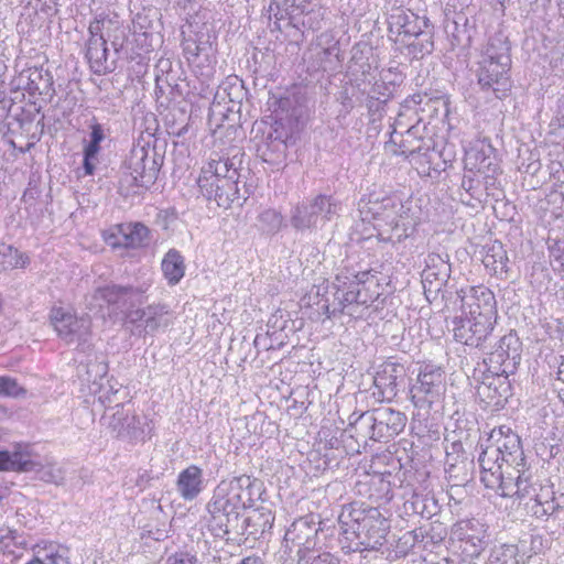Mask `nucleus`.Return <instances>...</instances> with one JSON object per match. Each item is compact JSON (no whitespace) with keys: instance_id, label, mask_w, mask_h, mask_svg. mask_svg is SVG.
I'll return each mask as SVG.
<instances>
[{"instance_id":"nucleus-1","label":"nucleus","mask_w":564,"mask_h":564,"mask_svg":"<svg viewBox=\"0 0 564 564\" xmlns=\"http://www.w3.org/2000/svg\"><path fill=\"white\" fill-rule=\"evenodd\" d=\"M486 443L478 457L482 484L501 497L524 502L529 514L543 521L552 519L564 531V494L533 480L518 433L500 425L491 430Z\"/></svg>"},{"instance_id":"nucleus-2","label":"nucleus","mask_w":564,"mask_h":564,"mask_svg":"<svg viewBox=\"0 0 564 564\" xmlns=\"http://www.w3.org/2000/svg\"><path fill=\"white\" fill-rule=\"evenodd\" d=\"M262 486L261 480L246 474L219 481L205 508L207 531L215 539L224 541L235 540L237 535L259 539L270 532L274 514L268 507L256 508L250 517L241 521V511L252 508L261 499L264 491Z\"/></svg>"},{"instance_id":"nucleus-3","label":"nucleus","mask_w":564,"mask_h":564,"mask_svg":"<svg viewBox=\"0 0 564 564\" xmlns=\"http://www.w3.org/2000/svg\"><path fill=\"white\" fill-rule=\"evenodd\" d=\"M243 150L236 145L212 153L209 161L202 169L198 181L200 188L206 191L208 209L242 206L238 185L243 171Z\"/></svg>"},{"instance_id":"nucleus-4","label":"nucleus","mask_w":564,"mask_h":564,"mask_svg":"<svg viewBox=\"0 0 564 564\" xmlns=\"http://www.w3.org/2000/svg\"><path fill=\"white\" fill-rule=\"evenodd\" d=\"M338 524L341 550L347 554L379 551L390 530L389 519L382 511L364 502L344 505Z\"/></svg>"},{"instance_id":"nucleus-5","label":"nucleus","mask_w":564,"mask_h":564,"mask_svg":"<svg viewBox=\"0 0 564 564\" xmlns=\"http://www.w3.org/2000/svg\"><path fill=\"white\" fill-rule=\"evenodd\" d=\"M335 288L334 305L332 314L344 312L350 305L369 307L380 297V283L376 274L370 271H356L352 268H345L337 273L333 283ZM326 313L330 316L329 306Z\"/></svg>"},{"instance_id":"nucleus-6","label":"nucleus","mask_w":564,"mask_h":564,"mask_svg":"<svg viewBox=\"0 0 564 564\" xmlns=\"http://www.w3.org/2000/svg\"><path fill=\"white\" fill-rule=\"evenodd\" d=\"M446 391L445 373L441 367L424 365L410 388L411 401L417 409H430L441 402Z\"/></svg>"},{"instance_id":"nucleus-7","label":"nucleus","mask_w":564,"mask_h":564,"mask_svg":"<svg viewBox=\"0 0 564 564\" xmlns=\"http://www.w3.org/2000/svg\"><path fill=\"white\" fill-rule=\"evenodd\" d=\"M321 522L316 521L313 514H307L294 520L284 534V546L292 550L291 545L297 546V563L307 564L311 554L317 545V533Z\"/></svg>"},{"instance_id":"nucleus-8","label":"nucleus","mask_w":564,"mask_h":564,"mask_svg":"<svg viewBox=\"0 0 564 564\" xmlns=\"http://www.w3.org/2000/svg\"><path fill=\"white\" fill-rule=\"evenodd\" d=\"M172 323L170 308L165 304H150L145 308L129 311L126 315V328L131 335L144 337L165 329Z\"/></svg>"},{"instance_id":"nucleus-9","label":"nucleus","mask_w":564,"mask_h":564,"mask_svg":"<svg viewBox=\"0 0 564 564\" xmlns=\"http://www.w3.org/2000/svg\"><path fill=\"white\" fill-rule=\"evenodd\" d=\"M521 351L522 344L514 333L503 335L484 360L487 371L512 375L521 361Z\"/></svg>"},{"instance_id":"nucleus-10","label":"nucleus","mask_w":564,"mask_h":564,"mask_svg":"<svg viewBox=\"0 0 564 564\" xmlns=\"http://www.w3.org/2000/svg\"><path fill=\"white\" fill-rule=\"evenodd\" d=\"M162 158L155 149L150 147H135L126 161V169L135 185L149 187L154 184L160 172Z\"/></svg>"},{"instance_id":"nucleus-11","label":"nucleus","mask_w":564,"mask_h":564,"mask_svg":"<svg viewBox=\"0 0 564 564\" xmlns=\"http://www.w3.org/2000/svg\"><path fill=\"white\" fill-rule=\"evenodd\" d=\"M467 177L477 176L486 187L494 186L496 177L501 173L495 149L490 144L480 143L471 147L465 156Z\"/></svg>"},{"instance_id":"nucleus-12","label":"nucleus","mask_w":564,"mask_h":564,"mask_svg":"<svg viewBox=\"0 0 564 564\" xmlns=\"http://www.w3.org/2000/svg\"><path fill=\"white\" fill-rule=\"evenodd\" d=\"M78 129L85 130V127L90 129L89 140L84 139L83 150V165L76 170L77 177H85L93 175L98 163V154L100 151V143L105 139V133L101 124H99L88 109H84L82 115L77 117Z\"/></svg>"},{"instance_id":"nucleus-13","label":"nucleus","mask_w":564,"mask_h":564,"mask_svg":"<svg viewBox=\"0 0 564 564\" xmlns=\"http://www.w3.org/2000/svg\"><path fill=\"white\" fill-rule=\"evenodd\" d=\"M152 283L153 280L149 276L128 285L110 284L99 288L95 296L118 308L133 306L147 300L145 293L150 290Z\"/></svg>"},{"instance_id":"nucleus-14","label":"nucleus","mask_w":564,"mask_h":564,"mask_svg":"<svg viewBox=\"0 0 564 564\" xmlns=\"http://www.w3.org/2000/svg\"><path fill=\"white\" fill-rule=\"evenodd\" d=\"M182 48L186 61L196 67H209L215 62L212 34L206 28L183 31Z\"/></svg>"},{"instance_id":"nucleus-15","label":"nucleus","mask_w":564,"mask_h":564,"mask_svg":"<svg viewBox=\"0 0 564 564\" xmlns=\"http://www.w3.org/2000/svg\"><path fill=\"white\" fill-rule=\"evenodd\" d=\"M511 64L478 61L477 79L482 91H491L496 98L509 96L512 82L510 78Z\"/></svg>"},{"instance_id":"nucleus-16","label":"nucleus","mask_w":564,"mask_h":564,"mask_svg":"<svg viewBox=\"0 0 564 564\" xmlns=\"http://www.w3.org/2000/svg\"><path fill=\"white\" fill-rule=\"evenodd\" d=\"M496 318L459 315L454 319V337L457 341L480 347L492 333Z\"/></svg>"},{"instance_id":"nucleus-17","label":"nucleus","mask_w":564,"mask_h":564,"mask_svg":"<svg viewBox=\"0 0 564 564\" xmlns=\"http://www.w3.org/2000/svg\"><path fill=\"white\" fill-rule=\"evenodd\" d=\"M112 25L111 20L95 19L90 22L88 31L89 39L86 48V58L89 63L90 68L96 74L106 73L109 69L107 63L108 48L106 46L107 40L105 37L104 30L110 31Z\"/></svg>"},{"instance_id":"nucleus-18","label":"nucleus","mask_w":564,"mask_h":564,"mask_svg":"<svg viewBox=\"0 0 564 564\" xmlns=\"http://www.w3.org/2000/svg\"><path fill=\"white\" fill-rule=\"evenodd\" d=\"M115 409L116 411L109 419L108 427L116 437L131 442H144L151 437L152 427L150 422L142 423L140 417L130 415L121 404L116 405Z\"/></svg>"},{"instance_id":"nucleus-19","label":"nucleus","mask_w":564,"mask_h":564,"mask_svg":"<svg viewBox=\"0 0 564 564\" xmlns=\"http://www.w3.org/2000/svg\"><path fill=\"white\" fill-rule=\"evenodd\" d=\"M458 296L460 299V315L497 319L496 299L489 289L473 286L460 290Z\"/></svg>"},{"instance_id":"nucleus-20","label":"nucleus","mask_w":564,"mask_h":564,"mask_svg":"<svg viewBox=\"0 0 564 564\" xmlns=\"http://www.w3.org/2000/svg\"><path fill=\"white\" fill-rule=\"evenodd\" d=\"M432 148V139L419 135L417 126L409 127L406 131L401 134L399 141L395 138V130H391L390 138L386 142V149L390 150L394 155H402L404 158L420 155L429 158V161H431L429 153Z\"/></svg>"},{"instance_id":"nucleus-21","label":"nucleus","mask_w":564,"mask_h":564,"mask_svg":"<svg viewBox=\"0 0 564 564\" xmlns=\"http://www.w3.org/2000/svg\"><path fill=\"white\" fill-rule=\"evenodd\" d=\"M452 535L465 544L464 552L477 556L487 545V528L478 519H463L452 528Z\"/></svg>"},{"instance_id":"nucleus-22","label":"nucleus","mask_w":564,"mask_h":564,"mask_svg":"<svg viewBox=\"0 0 564 564\" xmlns=\"http://www.w3.org/2000/svg\"><path fill=\"white\" fill-rule=\"evenodd\" d=\"M509 376L501 372H490L477 387V395L486 406L499 410L511 395Z\"/></svg>"},{"instance_id":"nucleus-23","label":"nucleus","mask_w":564,"mask_h":564,"mask_svg":"<svg viewBox=\"0 0 564 564\" xmlns=\"http://www.w3.org/2000/svg\"><path fill=\"white\" fill-rule=\"evenodd\" d=\"M373 419L377 442L388 443L403 432L408 417L406 415L390 406H381L370 410Z\"/></svg>"},{"instance_id":"nucleus-24","label":"nucleus","mask_w":564,"mask_h":564,"mask_svg":"<svg viewBox=\"0 0 564 564\" xmlns=\"http://www.w3.org/2000/svg\"><path fill=\"white\" fill-rule=\"evenodd\" d=\"M405 376V369L401 364L386 361L379 366L373 377V397L379 401H391L398 393L399 380Z\"/></svg>"},{"instance_id":"nucleus-25","label":"nucleus","mask_w":564,"mask_h":564,"mask_svg":"<svg viewBox=\"0 0 564 564\" xmlns=\"http://www.w3.org/2000/svg\"><path fill=\"white\" fill-rule=\"evenodd\" d=\"M430 28L427 18H420L411 11L395 9L388 18V30L390 34L402 36L401 40L408 41L422 34L423 29Z\"/></svg>"},{"instance_id":"nucleus-26","label":"nucleus","mask_w":564,"mask_h":564,"mask_svg":"<svg viewBox=\"0 0 564 564\" xmlns=\"http://www.w3.org/2000/svg\"><path fill=\"white\" fill-rule=\"evenodd\" d=\"M207 480L204 470L195 465H188L182 469L175 480L177 495L186 502L196 500L206 489Z\"/></svg>"},{"instance_id":"nucleus-27","label":"nucleus","mask_w":564,"mask_h":564,"mask_svg":"<svg viewBox=\"0 0 564 564\" xmlns=\"http://www.w3.org/2000/svg\"><path fill=\"white\" fill-rule=\"evenodd\" d=\"M391 474H373L367 481L357 484L358 494L366 496L371 502L377 503L376 508H381L393 498L391 486Z\"/></svg>"},{"instance_id":"nucleus-28","label":"nucleus","mask_w":564,"mask_h":564,"mask_svg":"<svg viewBox=\"0 0 564 564\" xmlns=\"http://www.w3.org/2000/svg\"><path fill=\"white\" fill-rule=\"evenodd\" d=\"M13 84L30 95H47L52 86V76L42 67L28 66L19 73Z\"/></svg>"},{"instance_id":"nucleus-29","label":"nucleus","mask_w":564,"mask_h":564,"mask_svg":"<svg viewBox=\"0 0 564 564\" xmlns=\"http://www.w3.org/2000/svg\"><path fill=\"white\" fill-rule=\"evenodd\" d=\"M149 229L141 223L122 224L117 227L108 242L112 247L139 248L149 242Z\"/></svg>"},{"instance_id":"nucleus-30","label":"nucleus","mask_w":564,"mask_h":564,"mask_svg":"<svg viewBox=\"0 0 564 564\" xmlns=\"http://www.w3.org/2000/svg\"><path fill=\"white\" fill-rule=\"evenodd\" d=\"M474 253L491 273L496 274L507 271L508 257L500 241L489 240L481 246H477Z\"/></svg>"},{"instance_id":"nucleus-31","label":"nucleus","mask_w":564,"mask_h":564,"mask_svg":"<svg viewBox=\"0 0 564 564\" xmlns=\"http://www.w3.org/2000/svg\"><path fill=\"white\" fill-rule=\"evenodd\" d=\"M371 415V411H366L349 416V425L345 430V434L354 438L358 445L367 446L369 441L377 442V433Z\"/></svg>"},{"instance_id":"nucleus-32","label":"nucleus","mask_w":564,"mask_h":564,"mask_svg":"<svg viewBox=\"0 0 564 564\" xmlns=\"http://www.w3.org/2000/svg\"><path fill=\"white\" fill-rule=\"evenodd\" d=\"M510 43L502 33L490 36L485 45L480 59L511 64Z\"/></svg>"},{"instance_id":"nucleus-33","label":"nucleus","mask_w":564,"mask_h":564,"mask_svg":"<svg viewBox=\"0 0 564 564\" xmlns=\"http://www.w3.org/2000/svg\"><path fill=\"white\" fill-rule=\"evenodd\" d=\"M161 269L169 285H176L185 275L184 257L176 249H170L163 257Z\"/></svg>"},{"instance_id":"nucleus-34","label":"nucleus","mask_w":564,"mask_h":564,"mask_svg":"<svg viewBox=\"0 0 564 564\" xmlns=\"http://www.w3.org/2000/svg\"><path fill=\"white\" fill-rule=\"evenodd\" d=\"M29 263V257L21 253L18 249L11 245H0V272L24 268Z\"/></svg>"},{"instance_id":"nucleus-35","label":"nucleus","mask_w":564,"mask_h":564,"mask_svg":"<svg viewBox=\"0 0 564 564\" xmlns=\"http://www.w3.org/2000/svg\"><path fill=\"white\" fill-rule=\"evenodd\" d=\"M398 41L399 39L397 37L395 42ZM400 42L409 47L410 53L414 57H423L426 54H431L434 50L432 32L427 29H423L421 35L413 36V39L408 41L400 40Z\"/></svg>"},{"instance_id":"nucleus-36","label":"nucleus","mask_w":564,"mask_h":564,"mask_svg":"<svg viewBox=\"0 0 564 564\" xmlns=\"http://www.w3.org/2000/svg\"><path fill=\"white\" fill-rule=\"evenodd\" d=\"M35 463L21 453L0 452V470L30 471Z\"/></svg>"},{"instance_id":"nucleus-37","label":"nucleus","mask_w":564,"mask_h":564,"mask_svg":"<svg viewBox=\"0 0 564 564\" xmlns=\"http://www.w3.org/2000/svg\"><path fill=\"white\" fill-rule=\"evenodd\" d=\"M518 552V546L514 544L495 546L490 552L488 564H520Z\"/></svg>"},{"instance_id":"nucleus-38","label":"nucleus","mask_w":564,"mask_h":564,"mask_svg":"<svg viewBox=\"0 0 564 564\" xmlns=\"http://www.w3.org/2000/svg\"><path fill=\"white\" fill-rule=\"evenodd\" d=\"M253 345L256 349L259 351L263 350H278L281 349L284 345V335L281 330H274L270 333L269 330L264 334H257Z\"/></svg>"},{"instance_id":"nucleus-39","label":"nucleus","mask_w":564,"mask_h":564,"mask_svg":"<svg viewBox=\"0 0 564 564\" xmlns=\"http://www.w3.org/2000/svg\"><path fill=\"white\" fill-rule=\"evenodd\" d=\"M51 323L61 337L67 338L70 335V315L63 307L52 308Z\"/></svg>"},{"instance_id":"nucleus-40","label":"nucleus","mask_w":564,"mask_h":564,"mask_svg":"<svg viewBox=\"0 0 564 564\" xmlns=\"http://www.w3.org/2000/svg\"><path fill=\"white\" fill-rule=\"evenodd\" d=\"M25 393L26 390L15 379L0 376V398H19Z\"/></svg>"},{"instance_id":"nucleus-41","label":"nucleus","mask_w":564,"mask_h":564,"mask_svg":"<svg viewBox=\"0 0 564 564\" xmlns=\"http://www.w3.org/2000/svg\"><path fill=\"white\" fill-rule=\"evenodd\" d=\"M258 226L265 234H274L283 226L282 214H259Z\"/></svg>"},{"instance_id":"nucleus-42","label":"nucleus","mask_w":564,"mask_h":564,"mask_svg":"<svg viewBox=\"0 0 564 564\" xmlns=\"http://www.w3.org/2000/svg\"><path fill=\"white\" fill-rule=\"evenodd\" d=\"M387 102V99H380V97L377 96H369L367 98L366 106L372 122L381 120L386 111Z\"/></svg>"},{"instance_id":"nucleus-43","label":"nucleus","mask_w":564,"mask_h":564,"mask_svg":"<svg viewBox=\"0 0 564 564\" xmlns=\"http://www.w3.org/2000/svg\"><path fill=\"white\" fill-rule=\"evenodd\" d=\"M46 558L51 564H70V551L66 545H51Z\"/></svg>"},{"instance_id":"nucleus-44","label":"nucleus","mask_w":564,"mask_h":564,"mask_svg":"<svg viewBox=\"0 0 564 564\" xmlns=\"http://www.w3.org/2000/svg\"><path fill=\"white\" fill-rule=\"evenodd\" d=\"M104 33L107 42L110 41L115 52L118 53L126 41L124 30L117 22H112L110 31L104 30Z\"/></svg>"},{"instance_id":"nucleus-45","label":"nucleus","mask_w":564,"mask_h":564,"mask_svg":"<svg viewBox=\"0 0 564 564\" xmlns=\"http://www.w3.org/2000/svg\"><path fill=\"white\" fill-rule=\"evenodd\" d=\"M310 207L313 212H332V208H340L333 196L326 195H317L311 200Z\"/></svg>"},{"instance_id":"nucleus-46","label":"nucleus","mask_w":564,"mask_h":564,"mask_svg":"<svg viewBox=\"0 0 564 564\" xmlns=\"http://www.w3.org/2000/svg\"><path fill=\"white\" fill-rule=\"evenodd\" d=\"M549 251L552 263L564 271V239L555 240L549 246Z\"/></svg>"},{"instance_id":"nucleus-47","label":"nucleus","mask_w":564,"mask_h":564,"mask_svg":"<svg viewBox=\"0 0 564 564\" xmlns=\"http://www.w3.org/2000/svg\"><path fill=\"white\" fill-rule=\"evenodd\" d=\"M288 0H270V3L267 8L268 19L271 20L274 18L276 21L282 20L286 14V10L282 8Z\"/></svg>"},{"instance_id":"nucleus-48","label":"nucleus","mask_w":564,"mask_h":564,"mask_svg":"<svg viewBox=\"0 0 564 564\" xmlns=\"http://www.w3.org/2000/svg\"><path fill=\"white\" fill-rule=\"evenodd\" d=\"M164 564H198L197 557L187 552H181L170 555Z\"/></svg>"},{"instance_id":"nucleus-49","label":"nucleus","mask_w":564,"mask_h":564,"mask_svg":"<svg viewBox=\"0 0 564 564\" xmlns=\"http://www.w3.org/2000/svg\"><path fill=\"white\" fill-rule=\"evenodd\" d=\"M307 564H340V561L332 553L323 552L316 556H311Z\"/></svg>"},{"instance_id":"nucleus-50","label":"nucleus","mask_w":564,"mask_h":564,"mask_svg":"<svg viewBox=\"0 0 564 564\" xmlns=\"http://www.w3.org/2000/svg\"><path fill=\"white\" fill-rule=\"evenodd\" d=\"M291 223L296 229L307 228L312 224V214H294Z\"/></svg>"},{"instance_id":"nucleus-51","label":"nucleus","mask_w":564,"mask_h":564,"mask_svg":"<svg viewBox=\"0 0 564 564\" xmlns=\"http://www.w3.org/2000/svg\"><path fill=\"white\" fill-rule=\"evenodd\" d=\"M15 538V531L9 528H0V552L8 549Z\"/></svg>"},{"instance_id":"nucleus-52","label":"nucleus","mask_w":564,"mask_h":564,"mask_svg":"<svg viewBox=\"0 0 564 564\" xmlns=\"http://www.w3.org/2000/svg\"><path fill=\"white\" fill-rule=\"evenodd\" d=\"M484 184L482 180L478 178L477 176H474V177H467V170H465V174H464V177H463V181H462V186L466 189V191H471L476 187H478L479 185Z\"/></svg>"},{"instance_id":"nucleus-53","label":"nucleus","mask_w":564,"mask_h":564,"mask_svg":"<svg viewBox=\"0 0 564 564\" xmlns=\"http://www.w3.org/2000/svg\"><path fill=\"white\" fill-rule=\"evenodd\" d=\"M372 93H373L372 96H377V97L382 96V97H384V99H387V101L390 98V89H389L388 85L383 82L376 83L372 87Z\"/></svg>"},{"instance_id":"nucleus-54","label":"nucleus","mask_w":564,"mask_h":564,"mask_svg":"<svg viewBox=\"0 0 564 564\" xmlns=\"http://www.w3.org/2000/svg\"><path fill=\"white\" fill-rule=\"evenodd\" d=\"M411 505H412V510L415 513H421V514L424 513L425 505H424L423 499H421V497L419 495L413 496V500H412Z\"/></svg>"},{"instance_id":"nucleus-55","label":"nucleus","mask_w":564,"mask_h":564,"mask_svg":"<svg viewBox=\"0 0 564 564\" xmlns=\"http://www.w3.org/2000/svg\"><path fill=\"white\" fill-rule=\"evenodd\" d=\"M422 100H423L422 95L414 94L410 98L404 100V104L401 105V109H409L410 110L411 109V104L420 105L422 102Z\"/></svg>"},{"instance_id":"nucleus-56","label":"nucleus","mask_w":564,"mask_h":564,"mask_svg":"<svg viewBox=\"0 0 564 564\" xmlns=\"http://www.w3.org/2000/svg\"><path fill=\"white\" fill-rule=\"evenodd\" d=\"M540 167H541L540 161L539 160H534L533 162L528 164L524 170L522 169V166H520L519 170L523 171L524 173L534 175L540 170Z\"/></svg>"},{"instance_id":"nucleus-57","label":"nucleus","mask_w":564,"mask_h":564,"mask_svg":"<svg viewBox=\"0 0 564 564\" xmlns=\"http://www.w3.org/2000/svg\"><path fill=\"white\" fill-rule=\"evenodd\" d=\"M274 149L276 151L283 152L286 149V144L284 140L281 137H275L274 141L272 142Z\"/></svg>"},{"instance_id":"nucleus-58","label":"nucleus","mask_w":564,"mask_h":564,"mask_svg":"<svg viewBox=\"0 0 564 564\" xmlns=\"http://www.w3.org/2000/svg\"><path fill=\"white\" fill-rule=\"evenodd\" d=\"M3 68H4V66L0 65V102L3 101L6 98L4 80L2 78V69Z\"/></svg>"},{"instance_id":"nucleus-59","label":"nucleus","mask_w":564,"mask_h":564,"mask_svg":"<svg viewBox=\"0 0 564 564\" xmlns=\"http://www.w3.org/2000/svg\"><path fill=\"white\" fill-rule=\"evenodd\" d=\"M557 379L564 382V356H561V361L557 367Z\"/></svg>"},{"instance_id":"nucleus-60","label":"nucleus","mask_w":564,"mask_h":564,"mask_svg":"<svg viewBox=\"0 0 564 564\" xmlns=\"http://www.w3.org/2000/svg\"><path fill=\"white\" fill-rule=\"evenodd\" d=\"M403 117V112L400 111L398 113V118L394 120L393 124H391L392 130L397 131V127L403 126L401 118Z\"/></svg>"},{"instance_id":"nucleus-61","label":"nucleus","mask_w":564,"mask_h":564,"mask_svg":"<svg viewBox=\"0 0 564 564\" xmlns=\"http://www.w3.org/2000/svg\"><path fill=\"white\" fill-rule=\"evenodd\" d=\"M33 196V189L32 188H28L23 195V198L25 202H28L29 198H32Z\"/></svg>"},{"instance_id":"nucleus-62","label":"nucleus","mask_w":564,"mask_h":564,"mask_svg":"<svg viewBox=\"0 0 564 564\" xmlns=\"http://www.w3.org/2000/svg\"><path fill=\"white\" fill-rule=\"evenodd\" d=\"M193 1L194 0H177V4L185 9L187 4H191Z\"/></svg>"},{"instance_id":"nucleus-63","label":"nucleus","mask_w":564,"mask_h":564,"mask_svg":"<svg viewBox=\"0 0 564 564\" xmlns=\"http://www.w3.org/2000/svg\"><path fill=\"white\" fill-rule=\"evenodd\" d=\"M431 274H432V273L427 272V273H425V275H424V279H423V285H424V289H426V283H427V282H429V283H431V281H430V276H431ZM425 293H427V290H425Z\"/></svg>"},{"instance_id":"nucleus-64","label":"nucleus","mask_w":564,"mask_h":564,"mask_svg":"<svg viewBox=\"0 0 564 564\" xmlns=\"http://www.w3.org/2000/svg\"><path fill=\"white\" fill-rule=\"evenodd\" d=\"M26 564H44V563L40 558L35 557V558L31 560Z\"/></svg>"}]
</instances>
